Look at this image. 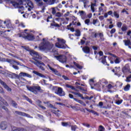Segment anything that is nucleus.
<instances>
[{
  "label": "nucleus",
  "instance_id": "f257e3e1",
  "mask_svg": "<svg viewBox=\"0 0 131 131\" xmlns=\"http://www.w3.org/2000/svg\"><path fill=\"white\" fill-rule=\"evenodd\" d=\"M12 5L14 8L18 9V12L20 14L24 13V10L30 11L33 9V4L30 0H25L24 2H22V0H14V2H12Z\"/></svg>",
  "mask_w": 131,
  "mask_h": 131
},
{
  "label": "nucleus",
  "instance_id": "f03ea898",
  "mask_svg": "<svg viewBox=\"0 0 131 131\" xmlns=\"http://www.w3.org/2000/svg\"><path fill=\"white\" fill-rule=\"evenodd\" d=\"M30 54L33 57L32 58L33 60H35V61L32 60H30V62H31V63H33L35 65L37 66V67H39V68L41 69L43 71H45V68H43V66H45V64L43 63V62L40 61H37V59H41V57L39 55V54L33 50L31 51L30 52Z\"/></svg>",
  "mask_w": 131,
  "mask_h": 131
},
{
  "label": "nucleus",
  "instance_id": "7ed1b4c3",
  "mask_svg": "<svg viewBox=\"0 0 131 131\" xmlns=\"http://www.w3.org/2000/svg\"><path fill=\"white\" fill-rule=\"evenodd\" d=\"M42 42H41L39 47H38V50L39 51H46L47 50V51L50 50L53 48V44H50V42H49V41L47 40L46 38L42 39Z\"/></svg>",
  "mask_w": 131,
  "mask_h": 131
},
{
  "label": "nucleus",
  "instance_id": "20e7f679",
  "mask_svg": "<svg viewBox=\"0 0 131 131\" xmlns=\"http://www.w3.org/2000/svg\"><path fill=\"white\" fill-rule=\"evenodd\" d=\"M57 40L58 42L55 43V47H56V48L63 49V50H65V49H70V48L66 45V40H65V39L61 38H57Z\"/></svg>",
  "mask_w": 131,
  "mask_h": 131
},
{
  "label": "nucleus",
  "instance_id": "39448f33",
  "mask_svg": "<svg viewBox=\"0 0 131 131\" xmlns=\"http://www.w3.org/2000/svg\"><path fill=\"white\" fill-rule=\"evenodd\" d=\"M27 89L28 91L34 94V95H37L38 91L41 90V88L39 86H27Z\"/></svg>",
  "mask_w": 131,
  "mask_h": 131
},
{
  "label": "nucleus",
  "instance_id": "423d86ee",
  "mask_svg": "<svg viewBox=\"0 0 131 131\" xmlns=\"http://www.w3.org/2000/svg\"><path fill=\"white\" fill-rule=\"evenodd\" d=\"M0 60L1 62H8V63H10V64L11 65H14V64H16V65H20V63L19 62L11 59H6L3 58H0Z\"/></svg>",
  "mask_w": 131,
  "mask_h": 131
},
{
  "label": "nucleus",
  "instance_id": "0eeeda50",
  "mask_svg": "<svg viewBox=\"0 0 131 131\" xmlns=\"http://www.w3.org/2000/svg\"><path fill=\"white\" fill-rule=\"evenodd\" d=\"M56 58L61 63H66L67 62V57L64 55L56 56Z\"/></svg>",
  "mask_w": 131,
  "mask_h": 131
},
{
  "label": "nucleus",
  "instance_id": "6e6552de",
  "mask_svg": "<svg viewBox=\"0 0 131 131\" xmlns=\"http://www.w3.org/2000/svg\"><path fill=\"white\" fill-rule=\"evenodd\" d=\"M122 72L124 74H126V73H128V72L131 73L130 68H129L128 64H126L125 66L122 68Z\"/></svg>",
  "mask_w": 131,
  "mask_h": 131
},
{
  "label": "nucleus",
  "instance_id": "1a4fd4ad",
  "mask_svg": "<svg viewBox=\"0 0 131 131\" xmlns=\"http://www.w3.org/2000/svg\"><path fill=\"white\" fill-rule=\"evenodd\" d=\"M55 94L59 96V97H63L66 95V93H65V92L63 91V89L61 87L57 88V91L55 92Z\"/></svg>",
  "mask_w": 131,
  "mask_h": 131
},
{
  "label": "nucleus",
  "instance_id": "9d476101",
  "mask_svg": "<svg viewBox=\"0 0 131 131\" xmlns=\"http://www.w3.org/2000/svg\"><path fill=\"white\" fill-rule=\"evenodd\" d=\"M4 23L8 29H10L11 30H13V29H14L13 26H12V23H11V20H5L4 22Z\"/></svg>",
  "mask_w": 131,
  "mask_h": 131
},
{
  "label": "nucleus",
  "instance_id": "9b49d317",
  "mask_svg": "<svg viewBox=\"0 0 131 131\" xmlns=\"http://www.w3.org/2000/svg\"><path fill=\"white\" fill-rule=\"evenodd\" d=\"M16 114H18V115H20V116H25L26 117H28V118H33V117H31L30 115L26 114L25 113L22 112L15 111Z\"/></svg>",
  "mask_w": 131,
  "mask_h": 131
},
{
  "label": "nucleus",
  "instance_id": "f8f14e48",
  "mask_svg": "<svg viewBox=\"0 0 131 131\" xmlns=\"http://www.w3.org/2000/svg\"><path fill=\"white\" fill-rule=\"evenodd\" d=\"M48 67L49 69L52 71V73H54V74H55V75H57V76H61V74L59 73V71H58V70L52 68L50 66H48Z\"/></svg>",
  "mask_w": 131,
  "mask_h": 131
},
{
  "label": "nucleus",
  "instance_id": "ddd939ff",
  "mask_svg": "<svg viewBox=\"0 0 131 131\" xmlns=\"http://www.w3.org/2000/svg\"><path fill=\"white\" fill-rule=\"evenodd\" d=\"M0 83L4 86V89H6L8 92H11L12 89L7 85V84L0 79Z\"/></svg>",
  "mask_w": 131,
  "mask_h": 131
},
{
  "label": "nucleus",
  "instance_id": "4468645a",
  "mask_svg": "<svg viewBox=\"0 0 131 131\" xmlns=\"http://www.w3.org/2000/svg\"><path fill=\"white\" fill-rule=\"evenodd\" d=\"M28 77L29 78H31V77H32L31 75L26 73H24V72H20L18 75V77Z\"/></svg>",
  "mask_w": 131,
  "mask_h": 131
},
{
  "label": "nucleus",
  "instance_id": "2eb2a0df",
  "mask_svg": "<svg viewBox=\"0 0 131 131\" xmlns=\"http://www.w3.org/2000/svg\"><path fill=\"white\" fill-rule=\"evenodd\" d=\"M82 51L85 54H90L91 53V49L88 46L83 47Z\"/></svg>",
  "mask_w": 131,
  "mask_h": 131
},
{
  "label": "nucleus",
  "instance_id": "dca6fc26",
  "mask_svg": "<svg viewBox=\"0 0 131 131\" xmlns=\"http://www.w3.org/2000/svg\"><path fill=\"white\" fill-rule=\"evenodd\" d=\"M28 33L26 32H23L21 33V34H18V36H19V37H23L24 38H25V39H26L27 36H28Z\"/></svg>",
  "mask_w": 131,
  "mask_h": 131
},
{
  "label": "nucleus",
  "instance_id": "f3484780",
  "mask_svg": "<svg viewBox=\"0 0 131 131\" xmlns=\"http://www.w3.org/2000/svg\"><path fill=\"white\" fill-rule=\"evenodd\" d=\"M110 55L111 56H112L114 58H116V59L115 60V63L116 64H119L120 63V58L119 57H117L116 55L113 54L112 53Z\"/></svg>",
  "mask_w": 131,
  "mask_h": 131
},
{
  "label": "nucleus",
  "instance_id": "a211bd4d",
  "mask_svg": "<svg viewBox=\"0 0 131 131\" xmlns=\"http://www.w3.org/2000/svg\"><path fill=\"white\" fill-rule=\"evenodd\" d=\"M26 39H28V40H33L34 39V36L31 33L28 34V36Z\"/></svg>",
  "mask_w": 131,
  "mask_h": 131
},
{
  "label": "nucleus",
  "instance_id": "6ab92c4d",
  "mask_svg": "<svg viewBox=\"0 0 131 131\" xmlns=\"http://www.w3.org/2000/svg\"><path fill=\"white\" fill-rule=\"evenodd\" d=\"M33 73H34V74H36V75H37L38 76H39L40 77H42V78H46V76L42 75V74H40V73H38V72L33 71Z\"/></svg>",
  "mask_w": 131,
  "mask_h": 131
},
{
  "label": "nucleus",
  "instance_id": "aec40b11",
  "mask_svg": "<svg viewBox=\"0 0 131 131\" xmlns=\"http://www.w3.org/2000/svg\"><path fill=\"white\" fill-rule=\"evenodd\" d=\"M7 122H3L1 123L0 125V127L2 129H6V128H7Z\"/></svg>",
  "mask_w": 131,
  "mask_h": 131
},
{
  "label": "nucleus",
  "instance_id": "412c9836",
  "mask_svg": "<svg viewBox=\"0 0 131 131\" xmlns=\"http://www.w3.org/2000/svg\"><path fill=\"white\" fill-rule=\"evenodd\" d=\"M95 7H97V5L96 4V3H92L91 6V9L93 13H95V10H97V9L95 8Z\"/></svg>",
  "mask_w": 131,
  "mask_h": 131
},
{
  "label": "nucleus",
  "instance_id": "4be33fe9",
  "mask_svg": "<svg viewBox=\"0 0 131 131\" xmlns=\"http://www.w3.org/2000/svg\"><path fill=\"white\" fill-rule=\"evenodd\" d=\"M106 58H107V56H104L102 58V63H103L104 65L109 66V64H107V61H106Z\"/></svg>",
  "mask_w": 131,
  "mask_h": 131
},
{
  "label": "nucleus",
  "instance_id": "5701e85b",
  "mask_svg": "<svg viewBox=\"0 0 131 131\" xmlns=\"http://www.w3.org/2000/svg\"><path fill=\"white\" fill-rule=\"evenodd\" d=\"M79 14H80V16L82 18L83 16H85L86 15V13H85V12L81 10V11H79L78 12Z\"/></svg>",
  "mask_w": 131,
  "mask_h": 131
},
{
  "label": "nucleus",
  "instance_id": "b1692460",
  "mask_svg": "<svg viewBox=\"0 0 131 131\" xmlns=\"http://www.w3.org/2000/svg\"><path fill=\"white\" fill-rule=\"evenodd\" d=\"M115 75H117V73H119V72H120V67H116L115 68Z\"/></svg>",
  "mask_w": 131,
  "mask_h": 131
},
{
  "label": "nucleus",
  "instance_id": "393cba45",
  "mask_svg": "<svg viewBox=\"0 0 131 131\" xmlns=\"http://www.w3.org/2000/svg\"><path fill=\"white\" fill-rule=\"evenodd\" d=\"M130 89V85L129 84H127L124 88V91L125 92H127V91H129Z\"/></svg>",
  "mask_w": 131,
  "mask_h": 131
},
{
  "label": "nucleus",
  "instance_id": "a878e982",
  "mask_svg": "<svg viewBox=\"0 0 131 131\" xmlns=\"http://www.w3.org/2000/svg\"><path fill=\"white\" fill-rule=\"evenodd\" d=\"M39 35L40 37H39V36H36L35 38H36V40H40V39H42V37H43V36H42V34H41V33H39Z\"/></svg>",
  "mask_w": 131,
  "mask_h": 131
},
{
  "label": "nucleus",
  "instance_id": "bb28decb",
  "mask_svg": "<svg viewBox=\"0 0 131 131\" xmlns=\"http://www.w3.org/2000/svg\"><path fill=\"white\" fill-rule=\"evenodd\" d=\"M125 46H129L130 45V40H123Z\"/></svg>",
  "mask_w": 131,
  "mask_h": 131
},
{
  "label": "nucleus",
  "instance_id": "cd10ccee",
  "mask_svg": "<svg viewBox=\"0 0 131 131\" xmlns=\"http://www.w3.org/2000/svg\"><path fill=\"white\" fill-rule=\"evenodd\" d=\"M75 66L77 68H78L79 69H82V66L79 65L78 63H76L75 62H73Z\"/></svg>",
  "mask_w": 131,
  "mask_h": 131
},
{
  "label": "nucleus",
  "instance_id": "c85d7f7f",
  "mask_svg": "<svg viewBox=\"0 0 131 131\" xmlns=\"http://www.w3.org/2000/svg\"><path fill=\"white\" fill-rule=\"evenodd\" d=\"M35 1L36 2L38 6H42L43 4L42 0H35Z\"/></svg>",
  "mask_w": 131,
  "mask_h": 131
},
{
  "label": "nucleus",
  "instance_id": "c756f323",
  "mask_svg": "<svg viewBox=\"0 0 131 131\" xmlns=\"http://www.w3.org/2000/svg\"><path fill=\"white\" fill-rule=\"evenodd\" d=\"M56 17H58V18H60L63 16V13H61V12H57L56 14L54 15Z\"/></svg>",
  "mask_w": 131,
  "mask_h": 131
},
{
  "label": "nucleus",
  "instance_id": "7c9ffc66",
  "mask_svg": "<svg viewBox=\"0 0 131 131\" xmlns=\"http://www.w3.org/2000/svg\"><path fill=\"white\" fill-rule=\"evenodd\" d=\"M98 35L101 40H104V35L103 34V33H99Z\"/></svg>",
  "mask_w": 131,
  "mask_h": 131
},
{
  "label": "nucleus",
  "instance_id": "2f4dec72",
  "mask_svg": "<svg viewBox=\"0 0 131 131\" xmlns=\"http://www.w3.org/2000/svg\"><path fill=\"white\" fill-rule=\"evenodd\" d=\"M11 104L12 105V106L13 107H14L15 108H17V103H16V102H15L14 101H12L11 102Z\"/></svg>",
  "mask_w": 131,
  "mask_h": 131
},
{
  "label": "nucleus",
  "instance_id": "473e14b6",
  "mask_svg": "<svg viewBox=\"0 0 131 131\" xmlns=\"http://www.w3.org/2000/svg\"><path fill=\"white\" fill-rule=\"evenodd\" d=\"M98 131H105V128L102 125H100L98 128Z\"/></svg>",
  "mask_w": 131,
  "mask_h": 131
},
{
  "label": "nucleus",
  "instance_id": "72a5a7b5",
  "mask_svg": "<svg viewBox=\"0 0 131 131\" xmlns=\"http://www.w3.org/2000/svg\"><path fill=\"white\" fill-rule=\"evenodd\" d=\"M123 101V100L122 99L116 100V104H117V105H120V104L122 103Z\"/></svg>",
  "mask_w": 131,
  "mask_h": 131
},
{
  "label": "nucleus",
  "instance_id": "f704fd0d",
  "mask_svg": "<svg viewBox=\"0 0 131 131\" xmlns=\"http://www.w3.org/2000/svg\"><path fill=\"white\" fill-rule=\"evenodd\" d=\"M49 5H54L56 3V0H48Z\"/></svg>",
  "mask_w": 131,
  "mask_h": 131
},
{
  "label": "nucleus",
  "instance_id": "c9c22d12",
  "mask_svg": "<svg viewBox=\"0 0 131 131\" xmlns=\"http://www.w3.org/2000/svg\"><path fill=\"white\" fill-rule=\"evenodd\" d=\"M18 27H21V28H25V25L23 24V23H20L18 24Z\"/></svg>",
  "mask_w": 131,
  "mask_h": 131
},
{
  "label": "nucleus",
  "instance_id": "e433bc0d",
  "mask_svg": "<svg viewBox=\"0 0 131 131\" xmlns=\"http://www.w3.org/2000/svg\"><path fill=\"white\" fill-rule=\"evenodd\" d=\"M0 73L3 74V75H5V76H7L8 75V73L6 72H5V71L0 70Z\"/></svg>",
  "mask_w": 131,
  "mask_h": 131
},
{
  "label": "nucleus",
  "instance_id": "4c0bfd02",
  "mask_svg": "<svg viewBox=\"0 0 131 131\" xmlns=\"http://www.w3.org/2000/svg\"><path fill=\"white\" fill-rule=\"evenodd\" d=\"M122 31H126L127 30V27L126 26H123L121 28Z\"/></svg>",
  "mask_w": 131,
  "mask_h": 131
},
{
  "label": "nucleus",
  "instance_id": "58836bf2",
  "mask_svg": "<svg viewBox=\"0 0 131 131\" xmlns=\"http://www.w3.org/2000/svg\"><path fill=\"white\" fill-rule=\"evenodd\" d=\"M76 36H80V31L78 30H76Z\"/></svg>",
  "mask_w": 131,
  "mask_h": 131
},
{
  "label": "nucleus",
  "instance_id": "ea45409f",
  "mask_svg": "<svg viewBox=\"0 0 131 131\" xmlns=\"http://www.w3.org/2000/svg\"><path fill=\"white\" fill-rule=\"evenodd\" d=\"M114 15L116 18H119V14H118L116 11L114 12Z\"/></svg>",
  "mask_w": 131,
  "mask_h": 131
},
{
  "label": "nucleus",
  "instance_id": "a19ab883",
  "mask_svg": "<svg viewBox=\"0 0 131 131\" xmlns=\"http://www.w3.org/2000/svg\"><path fill=\"white\" fill-rule=\"evenodd\" d=\"M57 13H56V9L55 8H52V14L54 16L56 15Z\"/></svg>",
  "mask_w": 131,
  "mask_h": 131
},
{
  "label": "nucleus",
  "instance_id": "79ce46f5",
  "mask_svg": "<svg viewBox=\"0 0 131 131\" xmlns=\"http://www.w3.org/2000/svg\"><path fill=\"white\" fill-rule=\"evenodd\" d=\"M98 35H99V34H98V33H92V36L94 38H97V37H98Z\"/></svg>",
  "mask_w": 131,
  "mask_h": 131
},
{
  "label": "nucleus",
  "instance_id": "37998d69",
  "mask_svg": "<svg viewBox=\"0 0 131 131\" xmlns=\"http://www.w3.org/2000/svg\"><path fill=\"white\" fill-rule=\"evenodd\" d=\"M76 128H77V126L76 125H73L71 126L72 130L75 131Z\"/></svg>",
  "mask_w": 131,
  "mask_h": 131
},
{
  "label": "nucleus",
  "instance_id": "c03bdc74",
  "mask_svg": "<svg viewBox=\"0 0 131 131\" xmlns=\"http://www.w3.org/2000/svg\"><path fill=\"white\" fill-rule=\"evenodd\" d=\"M24 130V129L23 128H17L13 130V131H23Z\"/></svg>",
  "mask_w": 131,
  "mask_h": 131
},
{
  "label": "nucleus",
  "instance_id": "a18cd8bd",
  "mask_svg": "<svg viewBox=\"0 0 131 131\" xmlns=\"http://www.w3.org/2000/svg\"><path fill=\"white\" fill-rule=\"evenodd\" d=\"M90 22H91V20H90V19L85 20V24H86V25H90Z\"/></svg>",
  "mask_w": 131,
  "mask_h": 131
},
{
  "label": "nucleus",
  "instance_id": "49530a36",
  "mask_svg": "<svg viewBox=\"0 0 131 131\" xmlns=\"http://www.w3.org/2000/svg\"><path fill=\"white\" fill-rule=\"evenodd\" d=\"M98 22H99V20H98V19H93V25H96V24L98 23Z\"/></svg>",
  "mask_w": 131,
  "mask_h": 131
},
{
  "label": "nucleus",
  "instance_id": "de8ad7c7",
  "mask_svg": "<svg viewBox=\"0 0 131 131\" xmlns=\"http://www.w3.org/2000/svg\"><path fill=\"white\" fill-rule=\"evenodd\" d=\"M12 67L14 68V69H15V70H19V67L17 66L13 65Z\"/></svg>",
  "mask_w": 131,
  "mask_h": 131
},
{
  "label": "nucleus",
  "instance_id": "09e8293b",
  "mask_svg": "<svg viewBox=\"0 0 131 131\" xmlns=\"http://www.w3.org/2000/svg\"><path fill=\"white\" fill-rule=\"evenodd\" d=\"M117 26L118 27H119V28H120V27H121L122 25V23L121 22H118L117 23Z\"/></svg>",
  "mask_w": 131,
  "mask_h": 131
},
{
  "label": "nucleus",
  "instance_id": "8fccbe9b",
  "mask_svg": "<svg viewBox=\"0 0 131 131\" xmlns=\"http://www.w3.org/2000/svg\"><path fill=\"white\" fill-rule=\"evenodd\" d=\"M82 124L84 125V126H86V127H88L89 128L90 126V124H88V123H83Z\"/></svg>",
  "mask_w": 131,
  "mask_h": 131
},
{
  "label": "nucleus",
  "instance_id": "3c124183",
  "mask_svg": "<svg viewBox=\"0 0 131 131\" xmlns=\"http://www.w3.org/2000/svg\"><path fill=\"white\" fill-rule=\"evenodd\" d=\"M52 15H50L48 17V18L47 19V21L50 22V19H52Z\"/></svg>",
  "mask_w": 131,
  "mask_h": 131
},
{
  "label": "nucleus",
  "instance_id": "603ef678",
  "mask_svg": "<svg viewBox=\"0 0 131 131\" xmlns=\"http://www.w3.org/2000/svg\"><path fill=\"white\" fill-rule=\"evenodd\" d=\"M78 89H79V90H81V91H82L83 92H86V90L83 89L81 86H79Z\"/></svg>",
  "mask_w": 131,
  "mask_h": 131
},
{
  "label": "nucleus",
  "instance_id": "864d4df0",
  "mask_svg": "<svg viewBox=\"0 0 131 131\" xmlns=\"http://www.w3.org/2000/svg\"><path fill=\"white\" fill-rule=\"evenodd\" d=\"M61 124H62V126H68V123L62 122Z\"/></svg>",
  "mask_w": 131,
  "mask_h": 131
},
{
  "label": "nucleus",
  "instance_id": "5fc2aeb1",
  "mask_svg": "<svg viewBox=\"0 0 131 131\" xmlns=\"http://www.w3.org/2000/svg\"><path fill=\"white\" fill-rule=\"evenodd\" d=\"M92 16H93V14H92V13H89V14H88L87 15V17H88V18H89V19H91V18H92Z\"/></svg>",
  "mask_w": 131,
  "mask_h": 131
},
{
  "label": "nucleus",
  "instance_id": "6e6d98bb",
  "mask_svg": "<svg viewBox=\"0 0 131 131\" xmlns=\"http://www.w3.org/2000/svg\"><path fill=\"white\" fill-rule=\"evenodd\" d=\"M115 31H116V30L115 29H112L111 31V34H113V33H115Z\"/></svg>",
  "mask_w": 131,
  "mask_h": 131
},
{
  "label": "nucleus",
  "instance_id": "4d7b16f0",
  "mask_svg": "<svg viewBox=\"0 0 131 131\" xmlns=\"http://www.w3.org/2000/svg\"><path fill=\"white\" fill-rule=\"evenodd\" d=\"M57 37H56V36H54L53 38H52L51 39V40H52V41H56V40H57Z\"/></svg>",
  "mask_w": 131,
  "mask_h": 131
},
{
  "label": "nucleus",
  "instance_id": "13d9d810",
  "mask_svg": "<svg viewBox=\"0 0 131 131\" xmlns=\"http://www.w3.org/2000/svg\"><path fill=\"white\" fill-rule=\"evenodd\" d=\"M4 35H5V32H4L2 31H0V36L4 37Z\"/></svg>",
  "mask_w": 131,
  "mask_h": 131
},
{
  "label": "nucleus",
  "instance_id": "bf43d9fd",
  "mask_svg": "<svg viewBox=\"0 0 131 131\" xmlns=\"http://www.w3.org/2000/svg\"><path fill=\"white\" fill-rule=\"evenodd\" d=\"M53 26H54L55 27H57V28L60 27V25L59 24H56V23L53 24Z\"/></svg>",
  "mask_w": 131,
  "mask_h": 131
},
{
  "label": "nucleus",
  "instance_id": "052dcab7",
  "mask_svg": "<svg viewBox=\"0 0 131 131\" xmlns=\"http://www.w3.org/2000/svg\"><path fill=\"white\" fill-rule=\"evenodd\" d=\"M62 78H63L64 80H69V78H68L66 76H62Z\"/></svg>",
  "mask_w": 131,
  "mask_h": 131
},
{
  "label": "nucleus",
  "instance_id": "680f3d73",
  "mask_svg": "<svg viewBox=\"0 0 131 131\" xmlns=\"http://www.w3.org/2000/svg\"><path fill=\"white\" fill-rule=\"evenodd\" d=\"M112 88H113V86H112V85H111V84H109L107 85V88L108 89V90L112 89Z\"/></svg>",
  "mask_w": 131,
  "mask_h": 131
},
{
  "label": "nucleus",
  "instance_id": "e2e57ef3",
  "mask_svg": "<svg viewBox=\"0 0 131 131\" xmlns=\"http://www.w3.org/2000/svg\"><path fill=\"white\" fill-rule=\"evenodd\" d=\"M70 14V12H69V11L67 12V13L64 14V17H68V16H69Z\"/></svg>",
  "mask_w": 131,
  "mask_h": 131
},
{
  "label": "nucleus",
  "instance_id": "0e129e2a",
  "mask_svg": "<svg viewBox=\"0 0 131 131\" xmlns=\"http://www.w3.org/2000/svg\"><path fill=\"white\" fill-rule=\"evenodd\" d=\"M102 11H103V7H99L98 12L99 13H101V12H102Z\"/></svg>",
  "mask_w": 131,
  "mask_h": 131
},
{
  "label": "nucleus",
  "instance_id": "69168bd1",
  "mask_svg": "<svg viewBox=\"0 0 131 131\" xmlns=\"http://www.w3.org/2000/svg\"><path fill=\"white\" fill-rule=\"evenodd\" d=\"M39 107H40V108H41L42 109H43L44 110H45L46 109V107L41 105V104H39L38 105Z\"/></svg>",
  "mask_w": 131,
  "mask_h": 131
},
{
  "label": "nucleus",
  "instance_id": "338daca9",
  "mask_svg": "<svg viewBox=\"0 0 131 131\" xmlns=\"http://www.w3.org/2000/svg\"><path fill=\"white\" fill-rule=\"evenodd\" d=\"M69 98H70V99H74V97H73V95H72L71 94H69Z\"/></svg>",
  "mask_w": 131,
  "mask_h": 131
},
{
  "label": "nucleus",
  "instance_id": "774afa93",
  "mask_svg": "<svg viewBox=\"0 0 131 131\" xmlns=\"http://www.w3.org/2000/svg\"><path fill=\"white\" fill-rule=\"evenodd\" d=\"M99 20L102 21V20H104V17L103 16H100L99 17Z\"/></svg>",
  "mask_w": 131,
  "mask_h": 131
}]
</instances>
